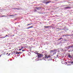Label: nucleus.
I'll return each instance as SVG.
<instances>
[{"mask_svg": "<svg viewBox=\"0 0 73 73\" xmlns=\"http://www.w3.org/2000/svg\"><path fill=\"white\" fill-rule=\"evenodd\" d=\"M37 54H38V56H36V58H36V59H37V61H38V58H40V57H42V54H39L38 53H37Z\"/></svg>", "mask_w": 73, "mask_h": 73, "instance_id": "nucleus-1", "label": "nucleus"}, {"mask_svg": "<svg viewBox=\"0 0 73 73\" xmlns=\"http://www.w3.org/2000/svg\"><path fill=\"white\" fill-rule=\"evenodd\" d=\"M51 56L50 55H48L47 56H46L45 57H44V58H50Z\"/></svg>", "mask_w": 73, "mask_h": 73, "instance_id": "nucleus-2", "label": "nucleus"}, {"mask_svg": "<svg viewBox=\"0 0 73 73\" xmlns=\"http://www.w3.org/2000/svg\"><path fill=\"white\" fill-rule=\"evenodd\" d=\"M57 51V50L55 49L53 50H50V53H52V52H55V51Z\"/></svg>", "mask_w": 73, "mask_h": 73, "instance_id": "nucleus-3", "label": "nucleus"}, {"mask_svg": "<svg viewBox=\"0 0 73 73\" xmlns=\"http://www.w3.org/2000/svg\"><path fill=\"white\" fill-rule=\"evenodd\" d=\"M72 47H73V46H68L66 47V48H67V49H69V48H72Z\"/></svg>", "mask_w": 73, "mask_h": 73, "instance_id": "nucleus-4", "label": "nucleus"}, {"mask_svg": "<svg viewBox=\"0 0 73 73\" xmlns=\"http://www.w3.org/2000/svg\"><path fill=\"white\" fill-rule=\"evenodd\" d=\"M68 57L70 58H72V56L69 54L68 55Z\"/></svg>", "mask_w": 73, "mask_h": 73, "instance_id": "nucleus-5", "label": "nucleus"}, {"mask_svg": "<svg viewBox=\"0 0 73 73\" xmlns=\"http://www.w3.org/2000/svg\"><path fill=\"white\" fill-rule=\"evenodd\" d=\"M49 27H50V26H44V27L45 28H49Z\"/></svg>", "mask_w": 73, "mask_h": 73, "instance_id": "nucleus-6", "label": "nucleus"}, {"mask_svg": "<svg viewBox=\"0 0 73 73\" xmlns=\"http://www.w3.org/2000/svg\"><path fill=\"white\" fill-rule=\"evenodd\" d=\"M59 53H58V54L56 55V57L57 58L58 57V56H59Z\"/></svg>", "mask_w": 73, "mask_h": 73, "instance_id": "nucleus-7", "label": "nucleus"}, {"mask_svg": "<svg viewBox=\"0 0 73 73\" xmlns=\"http://www.w3.org/2000/svg\"><path fill=\"white\" fill-rule=\"evenodd\" d=\"M33 28V26L27 28V29H29V28Z\"/></svg>", "mask_w": 73, "mask_h": 73, "instance_id": "nucleus-8", "label": "nucleus"}, {"mask_svg": "<svg viewBox=\"0 0 73 73\" xmlns=\"http://www.w3.org/2000/svg\"><path fill=\"white\" fill-rule=\"evenodd\" d=\"M14 9H18V10L20 9H19V8H14Z\"/></svg>", "mask_w": 73, "mask_h": 73, "instance_id": "nucleus-9", "label": "nucleus"}, {"mask_svg": "<svg viewBox=\"0 0 73 73\" xmlns=\"http://www.w3.org/2000/svg\"><path fill=\"white\" fill-rule=\"evenodd\" d=\"M50 2H51V1H48L46 3V4H48V3H49Z\"/></svg>", "mask_w": 73, "mask_h": 73, "instance_id": "nucleus-10", "label": "nucleus"}, {"mask_svg": "<svg viewBox=\"0 0 73 73\" xmlns=\"http://www.w3.org/2000/svg\"><path fill=\"white\" fill-rule=\"evenodd\" d=\"M15 15H10V16H15Z\"/></svg>", "mask_w": 73, "mask_h": 73, "instance_id": "nucleus-11", "label": "nucleus"}, {"mask_svg": "<svg viewBox=\"0 0 73 73\" xmlns=\"http://www.w3.org/2000/svg\"><path fill=\"white\" fill-rule=\"evenodd\" d=\"M6 16H5V15H3L2 16V17H6Z\"/></svg>", "mask_w": 73, "mask_h": 73, "instance_id": "nucleus-12", "label": "nucleus"}, {"mask_svg": "<svg viewBox=\"0 0 73 73\" xmlns=\"http://www.w3.org/2000/svg\"><path fill=\"white\" fill-rule=\"evenodd\" d=\"M66 8H70V7H66Z\"/></svg>", "mask_w": 73, "mask_h": 73, "instance_id": "nucleus-13", "label": "nucleus"}, {"mask_svg": "<svg viewBox=\"0 0 73 73\" xmlns=\"http://www.w3.org/2000/svg\"><path fill=\"white\" fill-rule=\"evenodd\" d=\"M61 39H62V38H60L58 39V40H61Z\"/></svg>", "mask_w": 73, "mask_h": 73, "instance_id": "nucleus-14", "label": "nucleus"}, {"mask_svg": "<svg viewBox=\"0 0 73 73\" xmlns=\"http://www.w3.org/2000/svg\"><path fill=\"white\" fill-rule=\"evenodd\" d=\"M5 38V37H1L0 38Z\"/></svg>", "mask_w": 73, "mask_h": 73, "instance_id": "nucleus-15", "label": "nucleus"}, {"mask_svg": "<svg viewBox=\"0 0 73 73\" xmlns=\"http://www.w3.org/2000/svg\"><path fill=\"white\" fill-rule=\"evenodd\" d=\"M16 54H18V52H16Z\"/></svg>", "mask_w": 73, "mask_h": 73, "instance_id": "nucleus-16", "label": "nucleus"}, {"mask_svg": "<svg viewBox=\"0 0 73 73\" xmlns=\"http://www.w3.org/2000/svg\"><path fill=\"white\" fill-rule=\"evenodd\" d=\"M22 49L21 48V49H19V50H22Z\"/></svg>", "mask_w": 73, "mask_h": 73, "instance_id": "nucleus-17", "label": "nucleus"}, {"mask_svg": "<svg viewBox=\"0 0 73 73\" xmlns=\"http://www.w3.org/2000/svg\"><path fill=\"white\" fill-rule=\"evenodd\" d=\"M20 54L21 53L20 52H18V54H20Z\"/></svg>", "mask_w": 73, "mask_h": 73, "instance_id": "nucleus-18", "label": "nucleus"}, {"mask_svg": "<svg viewBox=\"0 0 73 73\" xmlns=\"http://www.w3.org/2000/svg\"><path fill=\"white\" fill-rule=\"evenodd\" d=\"M31 24H28L27 25H31Z\"/></svg>", "mask_w": 73, "mask_h": 73, "instance_id": "nucleus-19", "label": "nucleus"}, {"mask_svg": "<svg viewBox=\"0 0 73 73\" xmlns=\"http://www.w3.org/2000/svg\"><path fill=\"white\" fill-rule=\"evenodd\" d=\"M7 36H8V35H7L6 36H5V37H7Z\"/></svg>", "mask_w": 73, "mask_h": 73, "instance_id": "nucleus-20", "label": "nucleus"}, {"mask_svg": "<svg viewBox=\"0 0 73 73\" xmlns=\"http://www.w3.org/2000/svg\"><path fill=\"white\" fill-rule=\"evenodd\" d=\"M25 51V50H22V52H24V51Z\"/></svg>", "mask_w": 73, "mask_h": 73, "instance_id": "nucleus-21", "label": "nucleus"}, {"mask_svg": "<svg viewBox=\"0 0 73 73\" xmlns=\"http://www.w3.org/2000/svg\"><path fill=\"white\" fill-rule=\"evenodd\" d=\"M57 52H56L54 53V54H56V53Z\"/></svg>", "mask_w": 73, "mask_h": 73, "instance_id": "nucleus-22", "label": "nucleus"}, {"mask_svg": "<svg viewBox=\"0 0 73 73\" xmlns=\"http://www.w3.org/2000/svg\"><path fill=\"white\" fill-rule=\"evenodd\" d=\"M23 48H24L23 47H22V48H21V49H23Z\"/></svg>", "mask_w": 73, "mask_h": 73, "instance_id": "nucleus-23", "label": "nucleus"}, {"mask_svg": "<svg viewBox=\"0 0 73 73\" xmlns=\"http://www.w3.org/2000/svg\"><path fill=\"white\" fill-rule=\"evenodd\" d=\"M34 11H35V12H36V10H35Z\"/></svg>", "mask_w": 73, "mask_h": 73, "instance_id": "nucleus-24", "label": "nucleus"}, {"mask_svg": "<svg viewBox=\"0 0 73 73\" xmlns=\"http://www.w3.org/2000/svg\"><path fill=\"white\" fill-rule=\"evenodd\" d=\"M71 63H72V64H73V62H72Z\"/></svg>", "mask_w": 73, "mask_h": 73, "instance_id": "nucleus-25", "label": "nucleus"}, {"mask_svg": "<svg viewBox=\"0 0 73 73\" xmlns=\"http://www.w3.org/2000/svg\"><path fill=\"white\" fill-rule=\"evenodd\" d=\"M10 55V54H9V56Z\"/></svg>", "mask_w": 73, "mask_h": 73, "instance_id": "nucleus-26", "label": "nucleus"}, {"mask_svg": "<svg viewBox=\"0 0 73 73\" xmlns=\"http://www.w3.org/2000/svg\"><path fill=\"white\" fill-rule=\"evenodd\" d=\"M8 54V53H7V54Z\"/></svg>", "mask_w": 73, "mask_h": 73, "instance_id": "nucleus-27", "label": "nucleus"}, {"mask_svg": "<svg viewBox=\"0 0 73 73\" xmlns=\"http://www.w3.org/2000/svg\"><path fill=\"white\" fill-rule=\"evenodd\" d=\"M58 52H59L60 51H58Z\"/></svg>", "mask_w": 73, "mask_h": 73, "instance_id": "nucleus-28", "label": "nucleus"}, {"mask_svg": "<svg viewBox=\"0 0 73 73\" xmlns=\"http://www.w3.org/2000/svg\"><path fill=\"white\" fill-rule=\"evenodd\" d=\"M38 8H37V9H38Z\"/></svg>", "mask_w": 73, "mask_h": 73, "instance_id": "nucleus-29", "label": "nucleus"}, {"mask_svg": "<svg viewBox=\"0 0 73 73\" xmlns=\"http://www.w3.org/2000/svg\"><path fill=\"white\" fill-rule=\"evenodd\" d=\"M15 36V35H13V36Z\"/></svg>", "mask_w": 73, "mask_h": 73, "instance_id": "nucleus-30", "label": "nucleus"}, {"mask_svg": "<svg viewBox=\"0 0 73 73\" xmlns=\"http://www.w3.org/2000/svg\"><path fill=\"white\" fill-rule=\"evenodd\" d=\"M66 64H67V62H66Z\"/></svg>", "mask_w": 73, "mask_h": 73, "instance_id": "nucleus-31", "label": "nucleus"}, {"mask_svg": "<svg viewBox=\"0 0 73 73\" xmlns=\"http://www.w3.org/2000/svg\"><path fill=\"white\" fill-rule=\"evenodd\" d=\"M44 60H46H46H45V59H44Z\"/></svg>", "mask_w": 73, "mask_h": 73, "instance_id": "nucleus-32", "label": "nucleus"}, {"mask_svg": "<svg viewBox=\"0 0 73 73\" xmlns=\"http://www.w3.org/2000/svg\"><path fill=\"white\" fill-rule=\"evenodd\" d=\"M36 61H37V60H36Z\"/></svg>", "mask_w": 73, "mask_h": 73, "instance_id": "nucleus-33", "label": "nucleus"}, {"mask_svg": "<svg viewBox=\"0 0 73 73\" xmlns=\"http://www.w3.org/2000/svg\"><path fill=\"white\" fill-rule=\"evenodd\" d=\"M39 8H40V7H39Z\"/></svg>", "mask_w": 73, "mask_h": 73, "instance_id": "nucleus-34", "label": "nucleus"}, {"mask_svg": "<svg viewBox=\"0 0 73 73\" xmlns=\"http://www.w3.org/2000/svg\"><path fill=\"white\" fill-rule=\"evenodd\" d=\"M72 36H73V35H72Z\"/></svg>", "mask_w": 73, "mask_h": 73, "instance_id": "nucleus-35", "label": "nucleus"}]
</instances>
